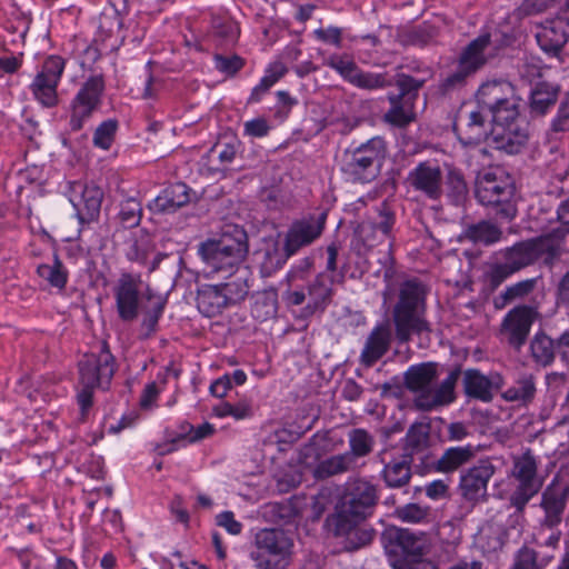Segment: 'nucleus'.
Returning a JSON list of instances; mask_svg holds the SVG:
<instances>
[{"label": "nucleus", "instance_id": "obj_19", "mask_svg": "<svg viewBox=\"0 0 569 569\" xmlns=\"http://www.w3.org/2000/svg\"><path fill=\"white\" fill-rule=\"evenodd\" d=\"M66 60L60 56H49L29 84L33 99L43 108L59 104L58 86L62 78Z\"/></svg>", "mask_w": 569, "mask_h": 569}, {"label": "nucleus", "instance_id": "obj_58", "mask_svg": "<svg viewBox=\"0 0 569 569\" xmlns=\"http://www.w3.org/2000/svg\"><path fill=\"white\" fill-rule=\"evenodd\" d=\"M398 518L406 522H422L429 515V508L418 503H407L397 509Z\"/></svg>", "mask_w": 569, "mask_h": 569}, {"label": "nucleus", "instance_id": "obj_10", "mask_svg": "<svg viewBox=\"0 0 569 569\" xmlns=\"http://www.w3.org/2000/svg\"><path fill=\"white\" fill-rule=\"evenodd\" d=\"M342 280L343 274H340L339 279H337L336 274L320 272L308 283L306 289L289 287L283 292L282 299L287 306H301L307 301L298 316V318L306 320L315 315L325 312L332 301L333 283Z\"/></svg>", "mask_w": 569, "mask_h": 569}, {"label": "nucleus", "instance_id": "obj_11", "mask_svg": "<svg viewBox=\"0 0 569 569\" xmlns=\"http://www.w3.org/2000/svg\"><path fill=\"white\" fill-rule=\"evenodd\" d=\"M293 538L282 528H263L257 531L250 559L256 569H274L288 563L293 553Z\"/></svg>", "mask_w": 569, "mask_h": 569}, {"label": "nucleus", "instance_id": "obj_31", "mask_svg": "<svg viewBox=\"0 0 569 569\" xmlns=\"http://www.w3.org/2000/svg\"><path fill=\"white\" fill-rule=\"evenodd\" d=\"M485 111L487 110L478 104L477 110L469 112L465 128L453 124V130L461 144L475 146L489 137L488 114H485Z\"/></svg>", "mask_w": 569, "mask_h": 569}, {"label": "nucleus", "instance_id": "obj_50", "mask_svg": "<svg viewBox=\"0 0 569 569\" xmlns=\"http://www.w3.org/2000/svg\"><path fill=\"white\" fill-rule=\"evenodd\" d=\"M326 64L339 73L343 80L348 81L350 84L353 82L359 67L358 64L348 56L332 54L326 60Z\"/></svg>", "mask_w": 569, "mask_h": 569}, {"label": "nucleus", "instance_id": "obj_53", "mask_svg": "<svg viewBox=\"0 0 569 569\" xmlns=\"http://www.w3.org/2000/svg\"><path fill=\"white\" fill-rule=\"evenodd\" d=\"M152 247L147 238L130 239L127 242L126 257L131 262H137L141 266L148 264V258Z\"/></svg>", "mask_w": 569, "mask_h": 569}, {"label": "nucleus", "instance_id": "obj_37", "mask_svg": "<svg viewBox=\"0 0 569 569\" xmlns=\"http://www.w3.org/2000/svg\"><path fill=\"white\" fill-rule=\"evenodd\" d=\"M501 238L502 230L497 224L487 220L468 224L461 233V240L482 246L495 244L499 242Z\"/></svg>", "mask_w": 569, "mask_h": 569}, {"label": "nucleus", "instance_id": "obj_47", "mask_svg": "<svg viewBox=\"0 0 569 569\" xmlns=\"http://www.w3.org/2000/svg\"><path fill=\"white\" fill-rule=\"evenodd\" d=\"M405 453L413 460V455L427 448L429 442V432L422 423L412 425L406 433Z\"/></svg>", "mask_w": 569, "mask_h": 569}, {"label": "nucleus", "instance_id": "obj_56", "mask_svg": "<svg viewBox=\"0 0 569 569\" xmlns=\"http://www.w3.org/2000/svg\"><path fill=\"white\" fill-rule=\"evenodd\" d=\"M537 286V278L525 279L508 286L501 293V298L505 302L509 303L517 299H523L528 297Z\"/></svg>", "mask_w": 569, "mask_h": 569}, {"label": "nucleus", "instance_id": "obj_14", "mask_svg": "<svg viewBox=\"0 0 569 569\" xmlns=\"http://www.w3.org/2000/svg\"><path fill=\"white\" fill-rule=\"evenodd\" d=\"M539 460L531 449L512 457L511 477L517 486L510 495L509 502L517 512L522 513L529 501L541 490L543 479L538 475Z\"/></svg>", "mask_w": 569, "mask_h": 569}, {"label": "nucleus", "instance_id": "obj_2", "mask_svg": "<svg viewBox=\"0 0 569 569\" xmlns=\"http://www.w3.org/2000/svg\"><path fill=\"white\" fill-rule=\"evenodd\" d=\"M566 236V229L556 228L549 233L505 248L500 251L503 261L492 263L486 272L487 282L491 289H496L512 274L533 264L543 254H557Z\"/></svg>", "mask_w": 569, "mask_h": 569}, {"label": "nucleus", "instance_id": "obj_7", "mask_svg": "<svg viewBox=\"0 0 569 569\" xmlns=\"http://www.w3.org/2000/svg\"><path fill=\"white\" fill-rule=\"evenodd\" d=\"M513 196L512 179L502 168L489 167L478 172L475 197L481 206L493 210L498 218L511 221L516 217Z\"/></svg>", "mask_w": 569, "mask_h": 569}, {"label": "nucleus", "instance_id": "obj_16", "mask_svg": "<svg viewBox=\"0 0 569 569\" xmlns=\"http://www.w3.org/2000/svg\"><path fill=\"white\" fill-rule=\"evenodd\" d=\"M561 538L562 531L559 527L542 529L538 523L532 541L537 548H545L546 550L538 551L528 546H522L515 553L510 569H545L555 560Z\"/></svg>", "mask_w": 569, "mask_h": 569}, {"label": "nucleus", "instance_id": "obj_43", "mask_svg": "<svg viewBox=\"0 0 569 569\" xmlns=\"http://www.w3.org/2000/svg\"><path fill=\"white\" fill-rule=\"evenodd\" d=\"M351 84L362 90L377 91L392 87L393 78L387 71H365L360 68Z\"/></svg>", "mask_w": 569, "mask_h": 569}, {"label": "nucleus", "instance_id": "obj_49", "mask_svg": "<svg viewBox=\"0 0 569 569\" xmlns=\"http://www.w3.org/2000/svg\"><path fill=\"white\" fill-rule=\"evenodd\" d=\"M569 131V91L560 101L556 116L547 131L549 140L558 139L560 134Z\"/></svg>", "mask_w": 569, "mask_h": 569}, {"label": "nucleus", "instance_id": "obj_4", "mask_svg": "<svg viewBox=\"0 0 569 569\" xmlns=\"http://www.w3.org/2000/svg\"><path fill=\"white\" fill-rule=\"evenodd\" d=\"M461 376L460 367L452 369L440 385L435 386L438 378V366L435 362H422L410 366L405 372V386L413 393V405L421 411H431L455 401V388Z\"/></svg>", "mask_w": 569, "mask_h": 569}, {"label": "nucleus", "instance_id": "obj_8", "mask_svg": "<svg viewBox=\"0 0 569 569\" xmlns=\"http://www.w3.org/2000/svg\"><path fill=\"white\" fill-rule=\"evenodd\" d=\"M387 156V142L376 136L352 150H347L341 164L345 178L353 183L373 181L381 169Z\"/></svg>", "mask_w": 569, "mask_h": 569}, {"label": "nucleus", "instance_id": "obj_17", "mask_svg": "<svg viewBox=\"0 0 569 569\" xmlns=\"http://www.w3.org/2000/svg\"><path fill=\"white\" fill-rule=\"evenodd\" d=\"M142 280L139 274L122 272L116 281L112 293L119 319L123 322H133L142 310V300L152 301L154 293L149 288L141 290Z\"/></svg>", "mask_w": 569, "mask_h": 569}, {"label": "nucleus", "instance_id": "obj_52", "mask_svg": "<svg viewBox=\"0 0 569 569\" xmlns=\"http://www.w3.org/2000/svg\"><path fill=\"white\" fill-rule=\"evenodd\" d=\"M150 306L144 310V317L141 322L142 329L147 336L153 333L157 330L159 319L162 317L166 300L160 296H156L152 301H149Z\"/></svg>", "mask_w": 569, "mask_h": 569}, {"label": "nucleus", "instance_id": "obj_57", "mask_svg": "<svg viewBox=\"0 0 569 569\" xmlns=\"http://www.w3.org/2000/svg\"><path fill=\"white\" fill-rule=\"evenodd\" d=\"M213 63L216 70L223 73L226 77H233L243 68L244 60L237 54H214Z\"/></svg>", "mask_w": 569, "mask_h": 569}, {"label": "nucleus", "instance_id": "obj_23", "mask_svg": "<svg viewBox=\"0 0 569 569\" xmlns=\"http://www.w3.org/2000/svg\"><path fill=\"white\" fill-rule=\"evenodd\" d=\"M513 88L508 81H488L483 83L477 91L478 104L486 109L491 116V120L496 119L498 111L518 110L517 102L511 98Z\"/></svg>", "mask_w": 569, "mask_h": 569}, {"label": "nucleus", "instance_id": "obj_20", "mask_svg": "<svg viewBox=\"0 0 569 569\" xmlns=\"http://www.w3.org/2000/svg\"><path fill=\"white\" fill-rule=\"evenodd\" d=\"M498 462L497 458L485 457L461 470L458 490L466 501L476 503L486 500L489 481L500 469Z\"/></svg>", "mask_w": 569, "mask_h": 569}, {"label": "nucleus", "instance_id": "obj_13", "mask_svg": "<svg viewBox=\"0 0 569 569\" xmlns=\"http://www.w3.org/2000/svg\"><path fill=\"white\" fill-rule=\"evenodd\" d=\"M393 86L399 90L398 93L389 92L387 99L390 108L383 116L385 122L403 128L411 123L415 118V103L419 94V90L427 82V78H415L406 73H397L392 76Z\"/></svg>", "mask_w": 569, "mask_h": 569}, {"label": "nucleus", "instance_id": "obj_32", "mask_svg": "<svg viewBox=\"0 0 569 569\" xmlns=\"http://www.w3.org/2000/svg\"><path fill=\"white\" fill-rule=\"evenodd\" d=\"M189 191L190 188L183 182L170 184L148 207L156 213L174 212L190 201Z\"/></svg>", "mask_w": 569, "mask_h": 569}, {"label": "nucleus", "instance_id": "obj_21", "mask_svg": "<svg viewBox=\"0 0 569 569\" xmlns=\"http://www.w3.org/2000/svg\"><path fill=\"white\" fill-rule=\"evenodd\" d=\"M326 214H310L295 220L284 237V250L288 256L296 254L300 249L313 243L323 232Z\"/></svg>", "mask_w": 569, "mask_h": 569}, {"label": "nucleus", "instance_id": "obj_64", "mask_svg": "<svg viewBox=\"0 0 569 569\" xmlns=\"http://www.w3.org/2000/svg\"><path fill=\"white\" fill-rule=\"evenodd\" d=\"M312 266L313 260L310 257H306L299 260L295 266H292L291 270L288 272V280H302L305 276L311 270Z\"/></svg>", "mask_w": 569, "mask_h": 569}, {"label": "nucleus", "instance_id": "obj_54", "mask_svg": "<svg viewBox=\"0 0 569 569\" xmlns=\"http://www.w3.org/2000/svg\"><path fill=\"white\" fill-rule=\"evenodd\" d=\"M277 313V300L270 295H261L254 299L251 306V316L260 321H267Z\"/></svg>", "mask_w": 569, "mask_h": 569}, {"label": "nucleus", "instance_id": "obj_1", "mask_svg": "<svg viewBox=\"0 0 569 569\" xmlns=\"http://www.w3.org/2000/svg\"><path fill=\"white\" fill-rule=\"evenodd\" d=\"M379 495L376 485L357 478L345 485L343 492L336 505L333 513L328 516V529L337 538L342 539L347 551H355L371 543L375 529L361 526L373 515Z\"/></svg>", "mask_w": 569, "mask_h": 569}, {"label": "nucleus", "instance_id": "obj_29", "mask_svg": "<svg viewBox=\"0 0 569 569\" xmlns=\"http://www.w3.org/2000/svg\"><path fill=\"white\" fill-rule=\"evenodd\" d=\"M391 340L390 325L388 322L376 325L365 342L360 353V362L367 368L372 367L388 352Z\"/></svg>", "mask_w": 569, "mask_h": 569}, {"label": "nucleus", "instance_id": "obj_27", "mask_svg": "<svg viewBox=\"0 0 569 569\" xmlns=\"http://www.w3.org/2000/svg\"><path fill=\"white\" fill-rule=\"evenodd\" d=\"M409 184L430 200L442 194L443 176L440 167L430 161L418 163L408 174Z\"/></svg>", "mask_w": 569, "mask_h": 569}, {"label": "nucleus", "instance_id": "obj_12", "mask_svg": "<svg viewBox=\"0 0 569 569\" xmlns=\"http://www.w3.org/2000/svg\"><path fill=\"white\" fill-rule=\"evenodd\" d=\"M381 540L393 569H407V563L419 562L427 545L425 533L397 527L385 530Z\"/></svg>", "mask_w": 569, "mask_h": 569}, {"label": "nucleus", "instance_id": "obj_34", "mask_svg": "<svg viewBox=\"0 0 569 569\" xmlns=\"http://www.w3.org/2000/svg\"><path fill=\"white\" fill-rule=\"evenodd\" d=\"M491 44L489 33H483L473 39L461 52L459 62L473 74L488 61V49Z\"/></svg>", "mask_w": 569, "mask_h": 569}, {"label": "nucleus", "instance_id": "obj_33", "mask_svg": "<svg viewBox=\"0 0 569 569\" xmlns=\"http://www.w3.org/2000/svg\"><path fill=\"white\" fill-rule=\"evenodd\" d=\"M536 378L533 375L522 372L517 376L512 385L501 392V398L507 402L527 407L536 397Z\"/></svg>", "mask_w": 569, "mask_h": 569}, {"label": "nucleus", "instance_id": "obj_26", "mask_svg": "<svg viewBox=\"0 0 569 569\" xmlns=\"http://www.w3.org/2000/svg\"><path fill=\"white\" fill-rule=\"evenodd\" d=\"M533 320V308L529 306L516 307L503 318L501 333L510 346L519 350L527 340Z\"/></svg>", "mask_w": 569, "mask_h": 569}, {"label": "nucleus", "instance_id": "obj_63", "mask_svg": "<svg viewBox=\"0 0 569 569\" xmlns=\"http://www.w3.org/2000/svg\"><path fill=\"white\" fill-rule=\"evenodd\" d=\"M253 415L254 410L251 399L242 398L236 403H232V418L236 420L250 419L253 417Z\"/></svg>", "mask_w": 569, "mask_h": 569}, {"label": "nucleus", "instance_id": "obj_6", "mask_svg": "<svg viewBox=\"0 0 569 569\" xmlns=\"http://www.w3.org/2000/svg\"><path fill=\"white\" fill-rule=\"evenodd\" d=\"M248 251L247 232L238 226L224 231L219 239H208L198 247V254L209 273H231L244 261Z\"/></svg>", "mask_w": 569, "mask_h": 569}, {"label": "nucleus", "instance_id": "obj_9", "mask_svg": "<svg viewBox=\"0 0 569 569\" xmlns=\"http://www.w3.org/2000/svg\"><path fill=\"white\" fill-rule=\"evenodd\" d=\"M248 293L249 284L244 274L217 284L204 283L197 289V308L204 317H217L224 309L243 301Z\"/></svg>", "mask_w": 569, "mask_h": 569}, {"label": "nucleus", "instance_id": "obj_39", "mask_svg": "<svg viewBox=\"0 0 569 569\" xmlns=\"http://www.w3.org/2000/svg\"><path fill=\"white\" fill-rule=\"evenodd\" d=\"M349 450L346 455L351 458L353 465L359 467V459L370 455L375 447V438L365 429L356 428L348 433Z\"/></svg>", "mask_w": 569, "mask_h": 569}, {"label": "nucleus", "instance_id": "obj_18", "mask_svg": "<svg viewBox=\"0 0 569 569\" xmlns=\"http://www.w3.org/2000/svg\"><path fill=\"white\" fill-rule=\"evenodd\" d=\"M104 87L102 74L91 76L81 84L70 102L69 127L71 131L81 130L100 108Z\"/></svg>", "mask_w": 569, "mask_h": 569}, {"label": "nucleus", "instance_id": "obj_48", "mask_svg": "<svg viewBox=\"0 0 569 569\" xmlns=\"http://www.w3.org/2000/svg\"><path fill=\"white\" fill-rule=\"evenodd\" d=\"M119 128L118 120L107 119L102 121L93 131L92 143L101 150H109L114 142Z\"/></svg>", "mask_w": 569, "mask_h": 569}, {"label": "nucleus", "instance_id": "obj_40", "mask_svg": "<svg viewBox=\"0 0 569 569\" xmlns=\"http://www.w3.org/2000/svg\"><path fill=\"white\" fill-rule=\"evenodd\" d=\"M355 469H357V467L351 461V458L343 452L321 460L316 466L313 475L317 479H327Z\"/></svg>", "mask_w": 569, "mask_h": 569}, {"label": "nucleus", "instance_id": "obj_55", "mask_svg": "<svg viewBox=\"0 0 569 569\" xmlns=\"http://www.w3.org/2000/svg\"><path fill=\"white\" fill-rule=\"evenodd\" d=\"M239 147L240 142L237 139H232L231 141H218L208 151V157L217 156L220 164L227 167L236 159Z\"/></svg>", "mask_w": 569, "mask_h": 569}, {"label": "nucleus", "instance_id": "obj_59", "mask_svg": "<svg viewBox=\"0 0 569 569\" xmlns=\"http://www.w3.org/2000/svg\"><path fill=\"white\" fill-rule=\"evenodd\" d=\"M473 73L466 69L460 62L455 72L449 74L441 83V90L447 93L466 84L467 79Z\"/></svg>", "mask_w": 569, "mask_h": 569}, {"label": "nucleus", "instance_id": "obj_3", "mask_svg": "<svg viewBox=\"0 0 569 569\" xmlns=\"http://www.w3.org/2000/svg\"><path fill=\"white\" fill-rule=\"evenodd\" d=\"M427 296V286L417 278L407 279L399 284L391 311L398 342L405 343L412 336L431 332V325L426 318Z\"/></svg>", "mask_w": 569, "mask_h": 569}, {"label": "nucleus", "instance_id": "obj_24", "mask_svg": "<svg viewBox=\"0 0 569 569\" xmlns=\"http://www.w3.org/2000/svg\"><path fill=\"white\" fill-rule=\"evenodd\" d=\"M395 222V211L383 201L377 207L375 218L359 224L357 234L366 247L371 248L391 236Z\"/></svg>", "mask_w": 569, "mask_h": 569}, {"label": "nucleus", "instance_id": "obj_28", "mask_svg": "<svg viewBox=\"0 0 569 569\" xmlns=\"http://www.w3.org/2000/svg\"><path fill=\"white\" fill-rule=\"evenodd\" d=\"M536 39L542 51L557 56L569 40V19L559 17L546 21Z\"/></svg>", "mask_w": 569, "mask_h": 569}, {"label": "nucleus", "instance_id": "obj_35", "mask_svg": "<svg viewBox=\"0 0 569 569\" xmlns=\"http://www.w3.org/2000/svg\"><path fill=\"white\" fill-rule=\"evenodd\" d=\"M411 463V458L406 456L385 463L380 476L386 487L400 489L408 486L412 477Z\"/></svg>", "mask_w": 569, "mask_h": 569}, {"label": "nucleus", "instance_id": "obj_25", "mask_svg": "<svg viewBox=\"0 0 569 569\" xmlns=\"http://www.w3.org/2000/svg\"><path fill=\"white\" fill-rule=\"evenodd\" d=\"M462 373L466 396L482 402H491L496 391L503 387V378L498 372L486 376L478 369H467Z\"/></svg>", "mask_w": 569, "mask_h": 569}, {"label": "nucleus", "instance_id": "obj_15", "mask_svg": "<svg viewBox=\"0 0 569 569\" xmlns=\"http://www.w3.org/2000/svg\"><path fill=\"white\" fill-rule=\"evenodd\" d=\"M528 127L518 110L498 111L490 130L492 147L508 154L519 153L528 142Z\"/></svg>", "mask_w": 569, "mask_h": 569}, {"label": "nucleus", "instance_id": "obj_38", "mask_svg": "<svg viewBox=\"0 0 569 569\" xmlns=\"http://www.w3.org/2000/svg\"><path fill=\"white\" fill-rule=\"evenodd\" d=\"M559 87L538 82L530 93V112L535 116H545L557 102Z\"/></svg>", "mask_w": 569, "mask_h": 569}, {"label": "nucleus", "instance_id": "obj_61", "mask_svg": "<svg viewBox=\"0 0 569 569\" xmlns=\"http://www.w3.org/2000/svg\"><path fill=\"white\" fill-rule=\"evenodd\" d=\"M217 525L224 528L230 535L237 536L242 531V523L234 518L232 511H222L216 517Z\"/></svg>", "mask_w": 569, "mask_h": 569}, {"label": "nucleus", "instance_id": "obj_46", "mask_svg": "<svg viewBox=\"0 0 569 569\" xmlns=\"http://www.w3.org/2000/svg\"><path fill=\"white\" fill-rule=\"evenodd\" d=\"M117 219L124 229L138 227L142 219L141 202L134 197H129L122 200L119 204Z\"/></svg>", "mask_w": 569, "mask_h": 569}, {"label": "nucleus", "instance_id": "obj_62", "mask_svg": "<svg viewBox=\"0 0 569 569\" xmlns=\"http://www.w3.org/2000/svg\"><path fill=\"white\" fill-rule=\"evenodd\" d=\"M315 37L322 42L330 43L336 48H341L342 31L338 27L330 26L326 29L319 28L315 30Z\"/></svg>", "mask_w": 569, "mask_h": 569}, {"label": "nucleus", "instance_id": "obj_22", "mask_svg": "<svg viewBox=\"0 0 569 569\" xmlns=\"http://www.w3.org/2000/svg\"><path fill=\"white\" fill-rule=\"evenodd\" d=\"M569 499V486L550 482L541 492L538 507L542 517L538 523L542 529L559 527L563 520Z\"/></svg>", "mask_w": 569, "mask_h": 569}, {"label": "nucleus", "instance_id": "obj_30", "mask_svg": "<svg viewBox=\"0 0 569 569\" xmlns=\"http://www.w3.org/2000/svg\"><path fill=\"white\" fill-rule=\"evenodd\" d=\"M478 451V447L471 443L449 447L432 462V468L437 472L452 475L472 461Z\"/></svg>", "mask_w": 569, "mask_h": 569}, {"label": "nucleus", "instance_id": "obj_60", "mask_svg": "<svg viewBox=\"0 0 569 569\" xmlns=\"http://www.w3.org/2000/svg\"><path fill=\"white\" fill-rule=\"evenodd\" d=\"M271 126L264 117H257L243 123V136L250 138H264L269 134Z\"/></svg>", "mask_w": 569, "mask_h": 569}, {"label": "nucleus", "instance_id": "obj_5", "mask_svg": "<svg viewBox=\"0 0 569 569\" xmlns=\"http://www.w3.org/2000/svg\"><path fill=\"white\" fill-rule=\"evenodd\" d=\"M116 359L109 346L102 341L97 352L86 353L78 362L79 389L77 402L82 418L92 406L93 391L98 388L107 389L116 372Z\"/></svg>", "mask_w": 569, "mask_h": 569}, {"label": "nucleus", "instance_id": "obj_36", "mask_svg": "<svg viewBox=\"0 0 569 569\" xmlns=\"http://www.w3.org/2000/svg\"><path fill=\"white\" fill-rule=\"evenodd\" d=\"M214 432V427L204 422L199 427L194 428L193 426L187 423L181 427V432L178 433L170 441L162 443L158 447L159 455H168L176 451L180 446H186L187 443L197 442L202 440Z\"/></svg>", "mask_w": 569, "mask_h": 569}, {"label": "nucleus", "instance_id": "obj_44", "mask_svg": "<svg viewBox=\"0 0 569 569\" xmlns=\"http://www.w3.org/2000/svg\"><path fill=\"white\" fill-rule=\"evenodd\" d=\"M102 199L103 191L101 188L94 184L84 186L81 194L84 212L81 210L78 211L79 219L81 221L94 220L100 213Z\"/></svg>", "mask_w": 569, "mask_h": 569}, {"label": "nucleus", "instance_id": "obj_45", "mask_svg": "<svg viewBox=\"0 0 569 569\" xmlns=\"http://www.w3.org/2000/svg\"><path fill=\"white\" fill-rule=\"evenodd\" d=\"M290 257L291 256H288L284 249L281 250L277 243L267 246L260 252V271L262 276L269 277L281 269Z\"/></svg>", "mask_w": 569, "mask_h": 569}, {"label": "nucleus", "instance_id": "obj_51", "mask_svg": "<svg viewBox=\"0 0 569 569\" xmlns=\"http://www.w3.org/2000/svg\"><path fill=\"white\" fill-rule=\"evenodd\" d=\"M448 197L456 206L461 204L468 194V187L463 174L458 170H450L447 176Z\"/></svg>", "mask_w": 569, "mask_h": 569}, {"label": "nucleus", "instance_id": "obj_42", "mask_svg": "<svg viewBox=\"0 0 569 569\" xmlns=\"http://www.w3.org/2000/svg\"><path fill=\"white\" fill-rule=\"evenodd\" d=\"M530 351L535 362L547 367L555 360L557 348L550 337L543 332H538L530 342Z\"/></svg>", "mask_w": 569, "mask_h": 569}, {"label": "nucleus", "instance_id": "obj_41", "mask_svg": "<svg viewBox=\"0 0 569 569\" xmlns=\"http://www.w3.org/2000/svg\"><path fill=\"white\" fill-rule=\"evenodd\" d=\"M37 274L47 281L52 288L63 290L68 283L69 272L58 253L53 254V262L41 263L37 267Z\"/></svg>", "mask_w": 569, "mask_h": 569}]
</instances>
